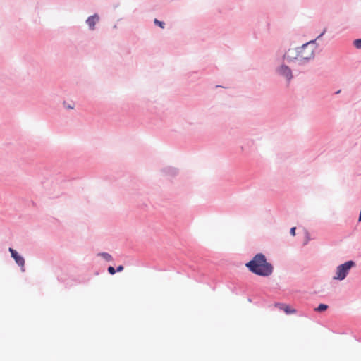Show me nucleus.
<instances>
[{"label":"nucleus","instance_id":"nucleus-2","mask_svg":"<svg viewBox=\"0 0 361 361\" xmlns=\"http://www.w3.org/2000/svg\"><path fill=\"white\" fill-rule=\"evenodd\" d=\"M245 267L251 273L263 277L269 276L274 271L273 265L267 262L263 253L256 254L251 260L245 263Z\"/></svg>","mask_w":361,"mask_h":361},{"label":"nucleus","instance_id":"nucleus-12","mask_svg":"<svg viewBox=\"0 0 361 361\" xmlns=\"http://www.w3.org/2000/svg\"><path fill=\"white\" fill-rule=\"evenodd\" d=\"M154 23L156 25L159 26V27L164 29L165 27V23L164 21H160L157 20V18L154 19Z\"/></svg>","mask_w":361,"mask_h":361},{"label":"nucleus","instance_id":"nucleus-1","mask_svg":"<svg viewBox=\"0 0 361 361\" xmlns=\"http://www.w3.org/2000/svg\"><path fill=\"white\" fill-rule=\"evenodd\" d=\"M326 32V28H324V30L320 33V35L317 37L316 39L311 40L308 42L303 44L300 47H298L295 49V56H291L290 52L291 51V49H288L284 54L282 55V60L286 61L288 63H292L295 61H298L299 65H303L306 63H308L310 60L314 58V49L312 48L307 51V49H309V46L312 44H314L316 41L320 39Z\"/></svg>","mask_w":361,"mask_h":361},{"label":"nucleus","instance_id":"nucleus-6","mask_svg":"<svg viewBox=\"0 0 361 361\" xmlns=\"http://www.w3.org/2000/svg\"><path fill=\"white\" fill-rule=\"evenodd\" d=\"M100 18L97 13L89 16L85 23L90 30H94L96 24L99 21Z\"/></svg>","mask_w":361,"mask_h":361},{"label":"nucleus","instance_id":"nucleus-14","mask_svg":"<svg viewBox=\"0 0 361 361\" xmlns=\"http://www.w3.org/2000/svg\"><path fill=\"white\" fill-rule=\"evenodd\" d=\"M107 271L108 272L111 274V275H114L116 273V269H114V267L112 266H109L108 268H107Z\"/></svg>","mask_w":361,"mask_h":361},{"label":"nucleus","instance_id":"nucleus-8","mask_svg":"<svg viewBox=\"0 0 361 361\" xmlns=\"http://www.w3.org/2000/svg\"><path fill=\"white\" fill-rule=\"evenodd\" d=\"M276 306H279L281 310H283L286 314H290L296 312L295 309H293L290 307L289 305L283 303H277Z\"/></svg>","mask_w":361,"mask_h":361},{"label":"nucleus","instance_id":"nucleus-16","mask_svg":"<svg viewBox=\"0 0 361 361\" xmlns=\"http://www.w3.org/2000/svg\"><path fill=\"white\" fill-rule=\"evenodd\" d=\"M295 231H296V228L295 227H292L290 230V234L293 236H295Z\"/></svg>","mask_w":361,"mask_h":361},{"label":"nucleus","instance_id":"nucleus-13","mask_svg":"<svg viewBox=\"0 0 361 361\" xmlns=\"http://www.w3.org/2000/svg\"><path fill=\"white\" fill-rule=\"evenodd\" d=\"M353 45L357 48L361 49V39H356L353 41Z\"/></svg>","mask_w":361,"mask_h":361},{"label":"nucleus","instance_id":"nucleus-4","mask_svg":"<svg viewBox=\"0 0 361 361\" xmlns=\"http://www.w3.org/2000/svg\"><path fill=\"white\" fill-rule=\"evenodd\" d=\"M276 72L280 76L285 78L288 82H290L293 78L292 70L288 66L284 63H282L281 66L277 67Z\"/></svg>","mask_w":361,"mask_h":361},{"label":"nucleus","instance_id":"nucleus-7","mask_svg":"<svg viewBox=\"0 0 361 361\" xmlns=\"http://www.w3.org/2000/svg\"><path fill=\"white\" fill-rule=\"evenodd\" d=\"M162 173L169 177H174L178 175V170L172 166H166L162 169Z\"/></svg>","mask_w":361,"mask_h":361},{"label":"nucleus","instance_id":"nucleus-11","mask_svg":"<svg viewBox=\"0 0 361 361\" xmlns=\"http://www.w3.org/2000/svg\"><path fill=\"white\" fill-rule=\"evenodd\" d=\"M328 307L329 306L327 305L321 303L314 309V310L318 312H322L326 311L328 309Z\"/></svg>","mask_w":361,"mask_h":361},{"label":"nucleus","instance_id":"nucleus-18","mask_svg":"<svg viewBox=\"0 0 361 361\" xmlns=\"http://www.w3.org/2000/svg\"><path fill=\"white\" fill-rule=\"evenodd\" d=\"M290 54L291 56H295V54H293V50L291 49V51L290 52Z\"/></svg>","mask_w":361,"mask_h":361},{"label":"nucleus","instance_id":"nucleus-17","mask_svg":"<svg viewBox=\"0 0 361 361\" xmlns=\"http://www.w3.org/2000/svg\"><path fill=\"white\" fill-rule=\"evenodd\" d=\"M124 267L123 265H118L116 269V272H121L123 270Z\"/></svg>","mask_w":361,"mask_h":361},{"label":"nucleus","instance_id":"nucleus-10","mask_svg":"<svg viewBox=\"0 0 361 361\" xmlns=\"http://www.w3.org/2000/svg\"><path fill=\"white\" fill-rule=\"evenodd\" d=\"M98 256L102 257L106 262H111L113 260L112 256L107 252H99L98 253Z\"/></svg>","mask_w":361,"mask_h":361},{"label":"nucleus","instance_id":"nucleus-9","mask_svg":"<svg viewBox=\"0 0 361 361\" xmlns=\"http://www.w3.org/2000/svg\"><path fill=\"white\" fill-rule=\"evenodd\" d=\"M197 73H198L197 71H193L190 72L187 74L188 80H189L190 82H194L200 78V76L197 75Z\"/></svg>","mask_w":361,"mask_h":361},{"label":"nucleus","instance_id":"nucleus-19","mask_svg":"<svg viewBox=\"0 0 361 361\" xmlns=\"http://www.w3.org/2000/svg\"><path fill=\"white\" fill-rule=\"evenodd\" d=\"M340 92H341V90H339L337 92H336V94H339Z\"/></svg>","mask_w":361,"mask_h":361},{"label":"nucleus","instance_id":"nucleus-15","mask_svg":"<svg viewBox=\"0 0 361 361\" xmlns=\"http://www.w3.org/2000/svg\"><path fill=\"white\" fill-rule=\"evenodd\" d=\"M63 105L66 109H73L74 106L71 104H67L66 102H63Z\"/></svg>","mask_w":361,"mask_h":361},{"label":"nucleus","instance_id":"nucleus-5","mask_svg":"<svg viewBox=\"0 0 361 361\" xmlns=\"http://www.w3.org/2000/svg\"><path fill=\"white\" fill-rule=\"evenodd\" d=\"M9 252L11 253V257L15 260L16 263L21 267V270L24 271L25 259L23 256L12 247H9Z\"/></svg>","mask_w":361,"mask_h":361},{"label":"nucleus","instance_id":"nucleus-3","mask_svg":"<svg viewBox=\"0 0 361 361\" xmlns=\"http://www.w3.org/2000/svg\"><path fill=\"white\" fill-rule=\"evenodd\" d=\"M355 266V262L353 260H348L343 264L338 265L336 268V276H334V279L343 281L348 276L351 268Z\"/></svg>","mask_w":361,"mask_h":361}]
</instances>
